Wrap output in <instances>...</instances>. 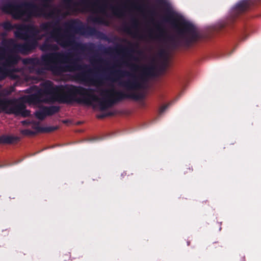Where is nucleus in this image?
<instances>
[{
  "mask_svg": "<svg viewBox=\"0 0 261 261\" xmlns=\"http://www.w3.org/2000/svg\"><path fill=\"white\" fill-rule=\"evenodd\" d=\"M173 25L180 37L186 40H194L198 35L196 27L181 16H177L173 21Z\"/></svg>",
  "mask_w": 261,
  "mask_h": 261,
  "instance_id": "nucleus-4",
  "label": "nucleus"
},
{
  "mask_svg": "<svg viewBox=\"0 0 261 261\" xmlns=\"http://www.w3.org/2000/svg\"><path fill=\"white\" fill-rule=\"evenodd\" d=\"M91 84L97 87L100 98L97 97L91 89L71 85L54 86L50 81H46L41 83L39 90L36 86L33 87L32 91L37 92L25 96L21 100L38 107H41L42 102L76 101L86 105L98 106L101 110H105L120 98V93L112 86L104 87L101 82L96 79H93Z\"/></svg>",
  "mask_w": 261,
  "mask_h": 261,
  "instance_id": "nucleus-1",
  "label": "nucleus"
},
{
  "mask_svg": "<svg viewBox=\"0 0 261 261\" xmlns=\"http://www.w3.org/2000/svg\"><path fill=\"white\" fill-rule=\"evenodd\" d=\"M67 62L60 54H52L43 56L41 59V66L44 70H48L55 74H60L64 71H72L74 68L72 65L64 67V63Z\"/></svg>",
  "mask_w": 261,
  "mask_h": 261,
  "instance_id": "nucleus-3",
  "label": "nucleus"
},
{
  "mask_svg": "<svg viewBox=\"0 0 261 261\" xmlns=\"http://www.w3.org/2000/svg\"><path fill=\"white\" fill-rule=\"evenodd\" d=\"M46 44L47 42H46L44 45L41 46V50L45 51L50 49V47L49 46H47Z\"/></svg>",
  "mask_w": 261,
  "mask_h": 261,
  "instance_id": "nucleus-13",
  "label": "nucleus"
},
{
  "mask_svg": "<svg viewBox=\"0 0 261 261\" xmlns=\"http://www.w3.org/2000/svg\"><path fill=\"white\" fill-rule=\"evenodd\" d=\"M2 25L3 27L6 30H9L12 28L11 24L8 21L4 22Z\"/></svg>",
  "mask_w": 261,
  "mask_h": 261,
  "instance_id": "nucleus-12",
  "label": "nucleus"
},
{
  "mask_svg": "<svg viewBox=\"0 0 261 261\" xmlns=\"http://www.w3.org/2000/svg\"><path fill=\"white\" fill-rule=\"evenodd\" d=\"M166 108V106L162 107L160 109V112H163Z\"/></svg>",
  "mask_w": 261,
  "mask_h": 261,
  "instance_id": "nucleus-15",
  "label": "nucleus"
},
{
  "mask_svg": "<svg viewBox=\"0 0 261 261\" xmlns=\"http://www.w3.org/2000/svg\"><path fill=\"white\" fill-rule=\"evenodd\" d=\"M248 6V2L246 0H244L238 3L236 7L237 9L240 11L244 10Z\"/></svg>",
  "mask_w": 261,
  "mask_h": 261,
  "instance_id": "nucleus-10",
  "label": "nucleus"
},
{
  "mask_svg": "<svg viewBox=\"0 0 261 261\" xmlns=\"http://www.w3.org/2000/svg\"><path fill=\"white\" fill-rule=\"evenodd\" d=\"M91 10L92 11H96V10H94V8H93Z\"/></svg>",
  "mask_w": 261,
  "mask_h": 261,
  "instance_id": "nucleus-18",
  "label": "nucleus"
},
{
  "mask_svg": "<svg viewBox=\"0 0 261 261\" xmlns=\"http://www.w3.org/2000/svg\"><path fill=\"white\" fill-rule=\"evenodd\" d=\"M15 34L17 37L27 41L23 44H17L13 39L2 41L0 46V81L6 76L17 77L15 72L18 70L14 68V65L20 59L17 53L28 54L36 47L37 40L41 39L40 32L33 25H20Z\"/></svg>",
  "mask_w": 261,
  "mask_h": 261,
  "instance_id": "nucleus-2",
  "label": "nucleus"
},
{
  "mask_svg": "<svg viewBox=\"0 0 261 261\" xmlns=\"http://www.w3.org/2000/svg\"><path fill=\"white\" fill-rule=\"evenodd\" d=\"M33 130L25 129L21 130V133L25 135L34 134L38 132H50L56 129V128H49L44 129L42 128L39 123H33L32 124Z\"/></svg>",
  "mask_w": 261,
  "mask_h": 261,
  "instance_id": "nucleus-7",
  "label": "nucleus"
},
{
  "mask_svg": "<svg viewBox=\"0 0 261 261\" xmlns=\"http://www.w3.org/2000/svg\"><path fill=\"white\" fill-rule=\"evenodd\" d=\"M36 9L37 8L35 7H28L25 11H23L22 6H16L13 8L11 13L16 18L23 19L24 16L27 15V19H29L31 16L39 15L38 13L35 12Z\"/></svg>",
  "mask_w": 261,
  "mask_h": 261,
  "instance_id": "nucleus-5",
  "label": "nucleus"
},
{
  "mask_svg": "<svg viewBox=\"0 0 261 261\" xmlns=\"http://www.w3.org/2000/svg\"><path fill=\"white\" fill-rule=\"evenodd\" d=\"M52 38H53V39L54 40H55V41H56V42H57L58 44H61V45H63V46H64V45H65V44H64L63 43L61 42H60V41L58 38H57L56 37H55L53 35V36H52Z\"/></svg>",
  "mask_w": 261,
  "mask_h": 261,
  "instance_id": "nucleus-14",
  "label": "nucleus"
},
{
  "mask_svg": "<svg viewBox=\"0 0 261 261\" xmlns=\"http://www.w3.org/2000/svg\"><path fill=\"white\" fill-rule=\"evenodd\" d=\"M14 90L13 87H9L4 89H2V96H6L10 94Z\"/></svg>",
  "mask_w": 261,
  "mask_h": 261,
  "instance_id": "nucleus-11",
  "label": "nucleus"
},
{
  "mask_svg": "<svg viewBox=\"0 0 261 261\" xmlns=\"http://www.w3.org/2000/svg\"><path fill=\"white\" fill-rule=\"evenodd\" d=\"M96 5H97V4H94V5H93V7H95L96 6Z\"/></svg>",
  "mask_w": 261,
  "mask_h": 261,
  "instance_id": "nucleus-17",
  "label": "nucleus"
},
{
  "mask_svg": "<svg viewBox=\"0 0 261 261\" xmlns=\"http://www.w3.org/2000/svg\"><path fill=\"white\" fill-rule=\"evenodd\" d=\"M132 97L136 100L141 99L144 97V94L142 92L140 87L138 84L135 85L134 86V91L132 94Z\"/></svg>",
  "mask_w": 261,
  "mask_h": 261,
  "instance_id": "nucleus-9",
  "label": "nucleus"
},
{
  "mask_svg": "<svg viewBox=\"0 0 261 261\" xmlns=\"http://www.w3.org/2000/svg\"><path fill=\"white\" fill-rule=\"evenodd\" d=\"M22 123L23 124H25L28 123V122L27 121H22Z\"/></svg>",
  "mask_w": 261,
  "mask_h": 261,
  "instance_id": "nucleus-16",
  "label": "nucleus"
},
{
  "mask_svg": "<svg viewBox=\"0 0 261 261\" xmlns=\"http://www.w3.org/2000/svg\"><path fill=\"white\" fill-rule=\"evenodd\" d=\"M25 64H30L34 65L33 69L36 70L38 74L40 75L42 73H43L44 71L40 70L38 69V66L40 65V62L38 59H27L23 61Z\"/></svg>",
  "mask_w": 261,
  "mask_h": 261,
  "instance_id": "nucleus-8",
  "label": "nucleus"
},
{
  "mask_svg": "<svg viewBox=\"0 0 261 261\" xmlns=\"http://www.w3.org/2000/svg\"><path fill=\"white\" fill-rule=\"evenodd\" d=\"M59 108L56 106H51L49 107H42L39 110L35 113L36 116L40 119H43L47 115H52L58 112Z\"/></svg>",
  "mask_w": 261,
  "mask_h": 261,
  "instance_id": "nucleus-6",
  "label": "nucleus"
}]
</instances>
